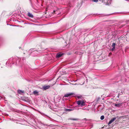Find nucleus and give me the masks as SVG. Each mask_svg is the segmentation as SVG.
Returning a JSON list of instances; mask_svg holds the SVG:
<instances>
[{
  "instance_id": "obj_1",
  "label": "nucleus",
  "mask_w": 129,
  "mask_h": 129,
  "mask_svg": "<svg viewBox=\"0 0 129 129\" xmlns=\"http://www.w3.org/2000/svg\"><path fill=\"white\" fill-rule=\"evenodd\" d=\"M26 58L25 57L22 58V59L21 58H19L18 57H16L15 58L12 57L10 58L6 62V65L8 63H9L10 64H13L15 63V64H22L25 61Z\"/></svg>"
},
{
  "instance_id": "obj_2",
  "label": "nucleus",
  "mask_w": 129,
  "mask_h": 129,
  "mask_svg": "<svg viewBox=\"0 0 129 129\" xmlns=\"http://www.w3.org/2000/svg\"><path fill=\"white\" fill-rule=\"evenodd\" d=\"M85 102H84V100H79L77 101V104L79 105H80L82 107L85 105Z\"/></svg>"
},
{
  "instance_id": "obj_3",
  "label": "nucleus",
  "mask_w": 129,
  "mask_h": 129,
  "mask_svg": "<svg viewBox=\"0 0 129 129\" xmlns=\"http://www.w3.org/2000/svg\"><path fill=\"white\" fill-rule=\"evenodd\" d=\"M32 50L31 49H30L29 51V52H28L26 51H24V54H26L25 55H26V56H28L31 55V53L32 52Z\"/></svg>"
},
{
  "instance_id": "obj_4",
  "label": "nucleus",
  "mask_w": 129,
  "mask_h": 129,
  "mask_svg": "<svg viewBox=\"0 0 129 129\" xmlns=\"http://www.w3.org/2000/svg\"><path fill=\"white\" fill-rule=\"evenodd\" d=\"M25 24L29 25H32V20L31 19H29V20L28 21H27L25 23Z\"/></svg>"
},
{
  "instance_id": "obj_5",
  "label": "nucleus",
  "mask_w": 129,
  "mask_h": 129,
  "mask_svg": "<svg viewBox=\"0 0 129 129\" xmlns=\"http://www.w3.org/2000/svg\"><path fill=\"white\" fill-rule=\"evenodd\" d=\"M116 117H114L112 119L109 121L108 124V125L110 124L111 123H112L115 120H116Z\"/></svg>"
},
{
  "instance_id": "obj_6",
  "label": "nucleus",
  "mask_w": 129,
  "mask_h": 129,
  "mask_svg": "<svg viewBox=\"0 0 129 129\" xmlns=\"http://www.w3.org/2000/svg\"><path fill=\"white\" fill-rule=\"evenodd\" d=\"M74 94V93H67L65 94L64 97H68L69 96H70L71 95Z\"/></svg>"
},
{
  "instance_id": "obj_7",
  "label": "nucleus",
  "mask_w": 129,
  "mask_h": 129,
  "mask_svg": "<svg viewBox=\"0 0 129 129\" xmlns=\"http://www.w3.org/2000/svg\"><path fill=\"white\" fill-rule=\"evenodd\" d=\"M104 1V4L106 5H109V4L108 3L109 0H103Z\"/></svg>"
},
{
  "instance_id": "obj_8",
  "label": "nucleus",
  "mask_w": 129,
  "mask_h": 129,
  "mask_svg": "<svg viewBox=\"0 0 129 129\" xmlns=\"http://www.w3.org/2000/svg\"><path fill=\"white\" fill-rule=\"evenodd\" d=\"M17 92L19 94H23L24 93V91L20 89L18 90Z\"/></svg>"
},
{
  "instance_id": "obj_9",
  "label": "nucleus",
  "mask_w": 129,
  "mask_h": 129,
  "mask_svg": "<svg viewBox=\"0 0 129 129\" xmlns=\"http://www.w3.org/2000/svg\"><path fill=\"white\" fill-rule=\"evenodd\" d=\"M50 87V86H49L47 85L44 86L43 88L44 90H46L49 88Z\"/></svg>"
},
{
  "instance_id": "obj_10",
  "label": "nucleus",
  "mask_w": 129,
  "mask_h": 129,
  "mask_svg": "<svg viewBox=\"0 0 129 129\" xmlns=\"http://www.w3.org/2000/svg\"><path fill=\"white\" fill-rule=\"evenodd\" d=\"M62 55V54L61 53H58L56 54V57L57 58H60L61 56Z\"/></svg>"
},
{
  "instance_id": "obj_11",
  "label": "nucleus",
  "mask_w": 129,
  "mask_h": 129,
  "mask_svg": "<svg viewBox=\"0 0 129 129\" xmlns=\"http://www.w3.org/2000/svg\"><path fill=\"white\" fill-rule=\"evenodd\" d=\"M27 15L29 17L32 18V14L29 12H28L27 13Z\"/></svg>"
},
{
  "instance_id": "obj_12",
  "label": "nucleus",
  "mask_w": 129,
  "mask_h": 129,
  "mask_svg": "<svg viewBox=\"0 0 129 129\" xmlns=\"http://www.w3.org/2000/svg\"><path fill=\"white\" fill-rule=\"evenodd\" d=\"M122 105V103H119L118 104H115V106L117 107H119Z\"/></svg>"
},
{
  "instance_id": "obj_13",
  "label": "nucleus",
  "mask_w": 129,
  "mask_h": 129,
  "mask_svg": "<svg viewBox=\"0 0 129 129\" xmlns=\"http://www.w3.org/2000/svg\"><path fill=\"white\" fill-rule=\"evenodd\" d=\"M73 109H64V111L66 112L67 111H73Z\"/></svg>"
},
{
  "instance_id": "obj_14",
  "label": "nucleus",
  "mask_w": 129,
  "mask_h": 129,
  "mask_svg": "<svg viewBox=\"0 0 129 129\" xmlns=\"http://www.w3.org/2000/svg\"><path fill=\"white\" fill-rule=\"evenodd\" d=\"M33 93H34V94L36 95H38V92L37 91H34Z\"/></svg>"
},
{
  "instance_id": "obj_15",
  "label": "nucleus",
  "mask_w": 129,
  "mask_h": 129,
  "mask_svg": "<svg viewBox=\"0 0 129 129\" xmlns=\"http://www.w3.org/2000/svg\"><path fill=\"white\" fill-rule=\"evenodd\" d=\"M104 115H102L100 117V119L101 120H103L104 119Z\"/></svg>"
},
{
  "instance_id": "obj_16",
  "label": "nucleus",
  "mask_w": 129,
  "mask_h": 129,
  "mask_svg": "<svg viewBox=\"0 0 129 129\" xmlns=\"http://www.w3.org/2000/svg\"><path fill=\"white\" fill-rule=\"evenodd\" d=\"M41 125L43 127V126H47L48 125H46V124H44L42 123H41Z\"/></svg>"
},
{
  "instance_id": "obj_17",
  "label": "nucleus",
  "mask_w": 129,
  "mask_h": 129,
  "mask_svg": "<svg viewBox=\"0 0 129 129\" xmlns=\"http://www.w3.org/2000/svg\"><path fill=\"white\" fill-rule=\"evenodd\" d=\"M115 45H116V44L115 43H113L112 44V46L113 47L115 48Z\"/></svg>"
},
{
  "instance_id": "obj_18",
  "label": "nucleus",
  "mask_w": 129,
  "mask_h": 129,
  "mask_svg": "<svg viewBox=\"0 0 129 129\" xmlns=\"http://www.w3.org/2000/svg\"><path fill=\"white\" fill-rule=\"evenodd\" d=\"M71 120H77V119L76 118H71L70 119Z\"/></svg>"
},
{
  "instance_id": "obj_19",
  "label": "nucleus",
  "mask_w": 129,
  "mask_h": 129,
  "mask_svg": "<svg viewBox=\"0 0 129 129\" xmlns=\"http://www.w3.org/2000/svg\"><path fill=\"white\" fill-rule=\"evenodd\" d=\"M27 81L29 82H32V81L31 80L28 79L27 80Z\"/></svg>"
},
{
  "instance_id": "obj_20",
  "label": "nucleus",
  "mask_w": 129,
  "mask_h": 129,
  "mask_svg": "<svg viewBox=\"0 0 129 129\" xmlns=\"http://www.w3.org/2000/svg\"><path fill=\"white\" fill-rule=\"evenodd\" d=\"M27 125L29 126H30L31 127V126H32V125L31 124H31H30L29 123H28V124Z\"/></svg>"
},
{
  "instance_id": "obj_21",
  "label": "nucleus",
  "mask_w": 129,
  "mask_h": 129,
  "mask_svg": "<svg viewBox=\"0 0 129 129\" xmlns=\"http://www.w3.org/2000/svg\"><path fill=\"white\" fill-rule=\"evenodd\" d=\"M29 1V2L30 3V4L32 6V4L31 3V0H28Z\"/></svg>"
},
{
  "instance_id": "obj_22",
  "label": "nucleus",
  "mask_w": 129,
  "mask_h": 129,
  "mask_svg": "<svg viewBox=\"0 0 129 129\" xmlns=\"http://www.w3.org/2000/svg\"><path fill=\"white\" fill-rule=\"evenodd\" d=\"M86 120V121H89L90 120V119H86V118H84V119H83V120Z\"/></svg>"
},
{
  "instance_id": "obj_23",
  "label": "nucleus",
  "mask_w": 129,
  "mask_h": 129,
  "mask_svg": "<svg viewBox=\"0 0 129 129\" xmlns=\"http://www.w3.org/2000/svg\"><path fill=\"white\" fill-rule=\"evenodd\" d=\"M115 49V48L113 47L111 49V50L112 51H113Z\"/></svg>"
},
{
  "instance_id": "obj_24",
  "label": "nucleus",
  "mask_w": 129,
  "mask_h": 129,
  "mask_svg": "<svg viewBox=\"0 0 129 129\" xmlns=\"http://www.w3.org/2000/svg\"><path fill=\"white\" fill-rule=\"evenodd\" d=\"M31 33H29L27 35L28 36H30L31 35Z\"/></svg>"
},
{
  "instance_id": "obj_25",
  "label": "nucleus",
  "mask_w": 129,
  "mask_h": 129,
  "mask_svg": "<svg viewBox=\"0 0 129 129\" xmlns=\"http://www.w3.org/2000/svg\"><path fill=\"white\" fill-rule=\"evenodd\" d=\"M92 1L94 2H97L98 1V0H92Z\"/></svg>"
},
{
  "instance_id": "obj_26",
  "label": "nucleus",
  "mask_w": 129,
  "mask_h": 129,
  "mask_svg": "<svg viewBox=\"0 0 129 129\" xmlns=\"http://www.w3.org/2000/svg\"><path fill=\"white\" fill-rule=\"evenodd\" d=\"M100 99V98L99 97H98L97 98V101H98Z\"/></svg>"
},
{
  "instance_id": "obj_27",
  "label": "nucleus",
  "mask_w": 129,
  "mask_h": 129,
  "mask_svg": "<svg viewBox=\"0 0 129 129\" xmlns=\"http://www.w3.org/2000/svg\"><path fill=\"white\" fill-rule=\"evenodd\" d=\"M112 2V0H110L109 1V5L111 4V3Z\"/></svg>"
},
{
  "instance_id": "obj_28",
  "label": "nucleus",
  "mask_w": 129,
  "mask_h": 129,
  "mask_svg": "<svg viewBox=\"0 0 129 129\" xmlns=\"http://www.w3.org/2000/svg\"><path fill=\"white\" fill-rule=\"evenodd\" d=\"M99 1L101 2L102 3L104 2V1L103 0H99Z\"/></svg>"
},
{
  "instance_id": "obj_29",
  "label": "nucleus",
  "mask_w": 129,
  "mask_h": 129,
  "mask_svg": "<svg viewBox=\"0 0 129 129\" xmlns=\"http://www.w3.org/2000/svg\"><path fill=\"white\" fill-rule=\"evenodd\" d=\"M28 89H29V91H30V92H31V89H29V88H28Z\"/></svg>"
},
{
  "instance_id": "obj_30",
  "label": "nucleus",
  "mask_w": 129,
  "mask_h": 129,
  "mask_svg": "<svg viewBox=\"0 0 129 129\" xmlns=\"http://www.w3.org/2000/svg\"><path fill=\"white\" fill-rule=\"evenodd\" d=\"M36 120H37V119H34V121H35V122L36 123Z\"/></svg>"
},
{
  "instance_id": "obj_31",
  "label": "nucleus",
  "mask_w": 129,
  "mask_h": 129,
  "mask_svg": "<svg viewBox=\"0 0 129 129\" xmlns=\"http://www.w3.org/2000/svg\"><path fill=\"white\" fill-rule=\"evenodd\" d=\"M33 119H34V117H33Z\"/></svg>"
},
{
  "instance_id": "obj_32",
  "label": "nucleus",
  "mask_w": 129,
  "mask_h": 129,
  "mask_svg": "<svg viewBox=\"0 0 129 129\" xmlns=\"http://www.w3.org/2000/svg\"><path fill=\"white\" fill-rule=\"evenodd\" d=\"M33 109H34L33 108Z\"/></svg>"
},
{
  "instance_id": "obj_33",
  "label": "nucleus",
  "mask_w": 129,
  "mask_h": 129,
  "mask_svg": "<svg viewBox=\"0 0 129 129\" xmlns=\"http://www.w3.org/2000/svg\"><path fill=\"white\" fill-rule=\"evenodd\" d=\"M83 109V110H84V109Z\"/></svg>"
}]
</instances>
